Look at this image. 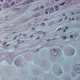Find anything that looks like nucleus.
Returning <instances> with one entry per match:
<instances>
[{
	"mask_svg": "<svg viewBox=\"0 0 80 80\" xmlns=\"http://www.w3.org/2000/svg\"><path fill=\"white\" fill-rule=\"evenodd\" d=\"M60 49L59 48H58L56 50V49L54 48L52 49L51 51V53L53 56H57L58 55V53H60Z\"/></svg>",
	"mask_w": 80,
	"mask_h": 80,
	"instance_id": "obj_1",
	"label": "nucleus"
},
{
	"mask_svg": "<svg viewBox=\"0 0 80 80\" xmlns=\"http://www.w3.org/2000/svg\"><path fill=\"white\" fill-rule=\"evenodd\" d=\"M74 70L77 73H80V64H78L75 66Z\"/></svg>",
	"mask_w": 80,
	"mask_h": 80,
	"instance_id": "obj_2",
	"label": "nucleus"
},
{
	"mask_svg": "<svg viewBox=\"0 0 80 80\" xmlns=\"http://www.w3.org/2000/svg\"><path fill=\"white\" fill-rule=\"evenodd\" d=\"M15 64L16 66H19L20 64V61L18 60H16L15 61Z\"/></svg>",
	"mask_w": 80,
	"mask_h": 80,
	"instance_id": "obj_3",
	"label": "nucleus"
},
{
	"mask_svg": "<svg viewBox=\"0 0 80 80\" xmlns=\"http://www.w3.org/2000/svg\"><path fill=\"white\" fill-rule=\"evenodd\" d=\"M62 73V69H60L58 72L57 75L59 76H60Z\"/></svg>",
	"mask_w": 80,
	"mask_h": 80,
	"instance_id": "obj_4",
	"label": "nucleus"
},
{
	"mask_svg": "<svg viewBox=\"0 0 80 80\" xmlns=\"http://www.w3.org/2000/svg\"><path fill=\"white\" fill-rule=\"evenodd\" d=\"M74 53H75V49H72L70 51V55L71 56H72L73 55H74Z\"/></svg>",
	"mask_w": 80,
	"mask_h": 80,
	"instance_id": "obj_5",
	"label": "nucleus"
},
{
	"mask_svg": "<svg viewBox=\"0 0 80 80\" xmlns=\"http://www.w3.org/2000/svg\"><path fill=\"white\" fill-rule=\"evenodd\" d=\"M47 61H45H45H42V64H41V65H40V66H41V67H43V66H44V65H47Z\"/></svg>",
	"mask_w": 80,
	"mask_h": 80,
	"instance_id": "obj_6",
	"label": "nucleus"
},
{
	"mask_svg": "<svg viewBox=\"0 0 80 80\" xmlns=\"http://www.w3.org/2000/svg\"><path fill=\"white\" fill-rule=\"evenodd\" d=\"M33 73H34L35 75H38L40 74L39 71H37V70H34V71H33Z\"/></svg>",
	"mask_w": 80,
	"mask_h": 80,
	"instance_id": "obj_7",
	"label": "nucleus"
},
{
	"mask_svg": "<svg viewBox=\"0 0 80 80\" xmlns=\"http://www.w3.org/2000/svg\"><path fill=\"white\" fill-rule=\"evenodd\" d=\"M54 8H55L56 11H58L59 10V6L58 5L55 6L54 7Z\"/></svg>",
	"mask_w": 80,
	"mask_h": 80,
	"instance_id": "obj_8",
	"label": "nucleus"
},
{
	"mask_svg": "<svg viewBox=\"0 0 80 80\" xmlns=\"http://www.w3.org/2000/svg\"><path fill=\"white\" fill-rule=\"evenodd\" d=\"M53 10H54V8L53 7H51L50 10L48 11L49 13H51V12H50V11L52 12L53 11Z\"/></svg>",
	"mask_w": 80,
	"mask_h": 80,
	"instance_id": "obj_9",
	"label": "nucleus"
},
{
	"mask_svg": "<svg viewBox=\"0 0 80 80\" xmlns=\"http://www.w3.org/2000/svg\"><path fill=\"white\" fill-rule=\"evenodd\" d=\"M40 13H36L33 15V17H38L40 15Z\"/></svg>",
	"mask_w": 80,
	"mask_h": 80,
	"instance_id": "obj_10",
	"label": "nucleus"
},
{
	"mask_svg": "<svg viewBox=\"0 0 80 80\" xmlns=\"http://www.w3.org/2000/svg\"><path fill=\"white\" fill-rule=\"evenodd\" d=\"M27 8L26 7H23L22 8V12H24V11H25V10H27Z\"/></svg>",
	"mask_w": 80,
	"mask_h": 80,
	"instance_id": "obj_11",
	"label": "nucleus"
},
{
	"mask_svg": "<svg viewBox=\"0 0 80 80\" xmlns=\"http://www.w3.org/2000/svg\"><path fill=\"white\" fill-rule=\"evenodd\" d=\"M65 80H70V77L69 76H67L66 77Z\"/></svg>",
	"mask_w": 80,
	"mask_h": 80,
	"instance_id": "obj_12",
	"label": "nucleus"
},
{
	"mask_svg": "<svg viewBox=\"0 0 80 80\" xmlns=\"http://www.w3.org/2000/svg\"><path fill=\"white\" fill-rule=\"evenodd\" d=\"M72 77H73V78H75V77L77 76V74H76V73L74 72L73 73H72Z\"/></svg>",
	"mask_w": 80,
	"mask_h": 80,
	"instance_id": "obj_13",
	"label": "nucleus"
},
{
	"mask_svg": "<svg viewBox=\"0 0 80 80\" xmlns=\"http://www.w3.org/2000/svg\"><path fill=\"white\" fill-rule=\"evenodd\" d=\"M65 3H66V2H63L61 4H59V6H62H62H64V5H65Z\"/></svg>",
	"mask_w": 80,
	"mask_h": 80,
	"instance_id": "obj_14",
	"label": "nucleus"
},
{
	"mask_svg": "<svg viewBox=\"0 0 80 80\" xmlns=\"http://www.w3.org/2000/svg\"><path fill=\"white\" fill-rule=\"evenodd\" d=\"M6 31H9L10 30H11V29L9 27H8L6 28Z\"/></svg>",
	"mask_w": 80,
	"mask_h": 80,
	"instance_id": "obj_15",
	"label": "nucleus"
},
{
	"mask_svg": "<svg viewBox=\"0 0 80 80\" xmlns=\"http://www.w3.org/2000/svg\"><path fill=\"white\" fill-rule=\"evenodd\" d=\"M39 7H38L36 8L34 10V12H36V11H37V10H39Z\"/></svg>",
	"mask_w": 80,
	"mask_h": 80,
	"instance_id": "obj_16",
	"label": "nucleus"
},
{
	"mask_svg": "<svg viewBox=\"0 0 80 80\" xmlns=\"http://www.w3.org/2000/svg\"><path fill=\"white\" fill-rule=\"evenodd\" d=\"M26 4H29L30 3V1L29 0H26Z\"/></svg>",
	"mask_w": 80,
	"mask_h": 80,
	"instance_id": "obj_17",
	"label": "nucleus"
},
{
	"mask_svg": "<svg viewBox=\"0 0 80 80\" xmlns=\"http://www.w3.org/2000/svg\"><path fill=\"white\" fill-rule=\"evenodd\" d=\"M54 3V1L53 0H51L50 2L51 5H53Z\"/></svg>",
	"mask_w": 80,
	"mask_h": 80,
	"instance_id": "obj_18",
	"label": "nucleus"
},
{
	"mask_svg": "<svg viewBox=\"0 0 80 80\" xmlns=\"http://www.w3.org/2000/svg\"><path fill=\"white\" fill-rule=\"evenodd\" d=\"M62 37H63V38L64 40H65L67 38V36H63V37L62 36Z\"/></svg>",
	"mask_w": 80,
	"mask_h": 80,
	"instance_id": "obj_19",
	"label": "nucleus"
},
{
	"mask_svg": "<svg viewBox=\"0 0 80 80\" xmlns=\"http://www.w3.org/2000/svg\"><path fill=\"white\" fill-rule=\"evenodd\" d=\"M15 2H14V1H13L11 4V6H13V5H15Z\"/></svg>",
	"mask_w": 80,
	"mask_h": 80,
	"instance_id": "obj_20",
	"label": "nucleus"
},
{
	"mask_svg": "<svg viewBox=\"0 0 80 80\" xmlns=\"http://www.w3.org/2000/svg\"><path fill=\"white\" fill-rule=\"evenodd\" d=\"M38 34H42V33H43V32L42 31H39L38 32Z\"/></svg>",
	"mask_w": 80,
	"mask_h": 80,
	"instance_id": "obj_21",
	"label": "nucleus"
},
{
	"mask_svg": "<svg viewBox=\"0 0 80 80\" xmlns=\"http://www.w3.org/2000/svg\"><path fill=\"white\" fill-rule=\"evenodd\" d=\"M49 2L47 3L46 5V7H49Z\"/></svg>",
	"mask_w": 80,
	"mask_h": 80,
	"instance_id": "obj_22",
	"label": "nucleus"
},
{
	"mask_svg": "<svg viewBox=\"0 0 80 80\" xmlns=\"http://www.w3.org/2000/svg\"><path fill=\"white\" fill-rule=\"evenodd\" d=\"M70 37L71 38H73V35L72 34H71L70 35Z\"/></svg>",
	"mask_w": 80,
	"mask_h": 80,
	"instance_id": "obj_23",
	"label": "nucleus"
},
{
	"mask_svg": "<svg viewBox=\"0 0 80 80\" xmlns=\"http://www.w3.org/2000/svg\"><path fill=\"white\" fill-rule=\"evenodd\" d=\"M74 35L75 37H77V36H78V33L76 32L74 34Z\"/></svg>",
	"mask_w": 80,
	"mask_h": 80,
	"instance_id": "obj_24",
	"label": "nucleus"
},
{
	"mask_svg": "<svg viewBox=\"0 0 80 80\" xmlns=\"http://www.w3.org/2000/svg\"><path fill=\"white\" fill-rule=\"evenodd\" d=\"M44 7H45L44 6H40V8L42 9H43V8H44Z\"/></svg>",
	"mask_w": 80,
	"mask_h": 80,
	"instance_id": "obj_25",
	"label": "nucleus"
},
{
	"mask_svg": "<svg viewBox=\"0 0 80 80\" xmlns=\"http://www.w3.org/2000/svg\"><path fill=\"white\" fill-rule=\"evenodd\" d=\"M46 12L45 13V14H46V15H48V11L45 10Z\"/></svg>",
	"mask_w": 80,
	"mask_h": 80,
	"instance_id": "obj_26",
	"label": "nucleus"
},
{
	"mask_svg": "<svg viewBox=\"0 0 80 80\" xmlns=\"http://www.w3.org/2000/svg\"><path fill=\"white\" fill-rule=\"evenodd\" d=\"M27 4V3H26V2H24L22 3V5H26Z\"/></svg>",
	"mask_w": 80,
	"mask_h": 80,
	"instance_id": "obj_27",
	"label": "nucleus"
},
{
	"mask_svg": "<svg viewBox=\"0 0 80 80\" xmlns=\"http://www.w3.org/2000/svg\"><path fill=\"white\" fill-rule=\"evenodd\" d=\"M30 2L33 3L34 1H35V0H29Z\"/></svg>",
	"mask_w": 80,
	"mask_h": 80,
	"instance_id": "obj_28",
	"label": "nucleus"
},
{
	"mask_svg": "<svg viewBox=\"0 0 80 80\" xmlns=\"http://www.w3.org/2000/svg\"><path fill=\"white\" fill-rule=\"evenodd\" d=\"M7 42H5L4 43H3L2 44L3 45H6L7 44Z\"/></svg>",
	"mask_w": 80,
	"mask_h": 80,
	"instance_id": "obj_29",
	"label": "nucleus"
},
{
	"mask_svg": "<svg viewBox=\"0 0 80 80\" xmlns=\"http://www.w3.org/2000/svg\"><path fill=\"white\" fill-rule=\"evenodd\" d=\"M39 50H40V49H39V48H38L36 50V51L35 52H38Z\"/></svg>",
	"mask_w": 80,
	"mask_h": 80,
	"instance_id": "obj_30",
	"label": "nucleus"
},
{
	"mask_svg": "<svg viewBox=\"0 0 80 80\" xmlns=\"http://www.w3.org/2000/svg\"><path fill=\"white\" fill-rule=\"evenodd\" d=\"M65 30H68V27L67 26V27H66L65 28Z\"/></svg>",
	"mask_w": 80,
	"mask_h": 80,
	"instance_id": "obj_31",
	"label": "nucleus"
},
{
	"mask_svg": "<svg viewBox=\"0 0 80 80\" xmlns=\"http://www.w3.org/2000/svg\"><path fill=\"white\" fill-rule=\"evenodd\" d=\"M42 25H45V22H43L42 23Z\"/></svg>",
	"mask_w": 80,
	"mask_h": 80,
	"instance_id": "obj_32",
	"label": "nucleus"
},
{
	"mask_svg": "<svg viewBox=\"0 0 80 80\" xmlns=\"http://www.w3.org/2000/svg\"><path fill=\"white\" fill-rule=\"evenodd\" d=\"M59 21H60V22H62V21H63V19L62 18H61L59 19Z\"/></svg>",
	"mask_w": 80,
	"mask_h": 80,
	"instance_id": "obj_33",
	"label": "nucleus"
},
{
	"mask_svg": "<svg viewBox=\"0 0 80 80\" xmlns=\"http://www.w3.org/2000/svg\"><path fill=\"white\" fill-rule=\"evenodd\" d=\"M40 37L38 36L37 38L36 39H40Z\"/></svg>",
	"mask_w": 80,
	"mask_h": 80,
	"instance_id": "obj_34",
	"label": "nucleus"
},
{
	"mask_svg": "<svg viewBox=\"0 0 80 80\" xmlns=\"http://www.w3.org/2000/svg\"><path fill=\"white\" fill-rule=\"evenodd\" d=\"M68 18V17L66 16L64 18V20H66V19H67Z\"/></svg>",
	"mask_w": 80,
	"mask_h": 80,
	"instance_id": "obj_35",
	"label": "nucleus"
},
{
	"mask_svg": "<svg viewBox=\"0 0 80 80\" xmlns=\"http://www.w3.org/2000/svg\"><path fill=\"white\" fill-rule=\"evenodd\" d=\"M21 0H17L16 3H18V1H21Z\"/></svg>",
	"mask_w": 80,
	"mask_h": 80,
	"instance_id": "obj_36",
	"label": "nucleus"
},
{
	"mask_svg": "<svg viewBox=\"0 0 80 80\" xmlns=\"http://www.w3.org/2000/svg\"><path fill=\"white\" fill-rule=\"evenodd\" d=\"M49 9H50V8H48L47 9H46V11H48Z\"/></svg>",
	"mask_w": 80,
	"mask_h": 80,
	"instance_id": "obj_37",
	"label": "nucleus"
},
{
	"mask_svg": "<svg viewBox=\"0 0 80 80\" xmlns=\"http://www.w3.org/2000/svg\"><path fill=\"white\" fill-rule=\"evenodd\" d=\"M66 15V14H65V13H63L62 15V16H65V15Z\"/></svg>",
	"mask_w": 80,
	"mask_h": 80,
	"instance_id": "obj_38",
	"label": "nucleus"
},
{
	"mask_svg": "<svg viewBox=\"0 0 80 80\" xmlns=\"http://www.w3.org/2000/svg\"><path fill=\"white\" fill-rule=\"evenodd\" d=\"M44 21H47V20H48V19L47 18H46L44 19Z\"/></svg>",
	"mask_w": 80,
	"mask_h": 80,
	"instance_id": "obj_39",
	"label": "nucleus"
},
{
	"mask_svg": "<svg viewBox=\"0 0 80 80\" xmlns=\"http://www.w3.org/2000/svg\"><path fill=\"white\" fill-rule=\"evenodd\" d=\"M58 30L59 31H60V30H62V28H59Z\"/></svg>",
	"mask_w": 80,
	"mask_h": 80,
	"instance_id": "obj_40",
	"label": "nucleus"
},
{
	"mask_svg": "<svg viewBox=\"0 0 80 80\" xmlns=\"http://www.w3.org/2000/svg\"><path fill=\"white\" fill-rule=\"evenodd\" d=\"M50 39H47V42H50Z\"/></svg>",
	"mask_w": 80,
	"mask_h": 80,
	"instance_id": "obj_41",
	"label": "nucleus"
},
{
	"mask_svg": "<svg viewBox=\"0 0 80 80\" xmlns=\"http://www.w3.org/2000/svg\"><path fill=\"white\" fill-rule=\"evenodd\" d=\"M17 36H16L15 37L13 38V39H15V38H17Z\"/></svg>",
	"mask_w": 80,
	"mask_h": 80,
	"instance_id": "obj_42",
	"label": "nucleus"
},
{
	"mask_svg": "<svg viewBox=\"0 0 80 80\" xmlns=\"http://www.w3.org/2000/svg\"><path fill=\"white\" fill-rule=\"evenodd\" d=\"M33 37V35H31V36H30V38H32Z\"/></svg>",
	"mask_w": 80,
	"mask_h": 80,
	"instance_id": "obj_43",
	"label": "nucleus"
},
{
	"mask_svg": "<svg viewBox=\"0 0 80 80\" xmlns=\"http://www.w3.org/2000/svg\"><path fill=\"white\" fill-rule=\"evenodd\" d=\"M18 45H19V44H21V42H18Z\"/></svg>",
	"mask_w": 80,
	"mask_h": 80,
	"instance_id": "obj_44",
	"label": "nucleus"
},
{
	"mask_svg": "<svg viewBox=\"0 0 80 80\" xmlns=\"http://www.w3.org/2000/svg\"><path fill=\"white\" fill-rule=\"evenodd\" d=\"M72 2L73 3L75 2V0H72Z\"/></svg>",
	"mask_w": 80,
	"mask_h": 80,
	"instance_id": "obj_45",
	"label": "nucleus"
},
{
	"mask_svg": "<svg viewBox=\"0 0 80 80\" xmlns=\"http://www.w3.org/2000/svg\"><path fill=\"white\" fill-rule=\"evenodd\" d=\"M66 32V30L65 29L63 31V32H64V33H65V32Z\"/></svg>",
	"mask_w": 80,
	"mask_h": 80,
	"instance_id": "obj_46",
	"label": "nucleus"
},
{
	"mask_svg": "<svg viewBox=\"0 0 80 80\" xmlns=\"http://www.w3.org/2000/svg\"><path fill=\"white\" fill-rule=\"evenodd\" d=\"M35 28H32V30H35Z\"/></svg>",
	"mask_w": 80,
	"mask_h": 80,
	"instance_id": "obj_47",
	"label": "nucleus"
},
{
	"mask_svg": "<svg viewBox=\"0 0 80 80\" xmlns=\"http://www.w3.org/2000/svg\"><path fill=\"white\" fill-rule=\"evenodd\" d=\"M75 20V18H72V20Z\"/></svg>",
	"mask_w": 80,
	"mask_h": 80,
	"instance_id": "obj_48",
	"label": "nucleus"
},
{
	"mask_svg": "<svg viewBox=\"0 0 80 80\" xmlns=\"http://www.w3.org/2000/svg\"><path fill=\"white\" fill-rule=\"evenodd\" d=\"M0 2H3V0H0Z\"/></svg>",
	"mask_w": 80,
	"mask_h": 80,
	"instance_id": "obj_49",
	"label": "nucleus"
},
{
	"mask_svg": "<svg viewBox=\"0 0 80 80\" xmlns=\"http://www.w3.org/2000/svg\"><path fill=\"white\" fill-rule=\"evenodd\" d=\"M52 40H56V38H54L52 39Z\"/></svg>",
	"mask_w": 80,
	"mask_h": 80,
	"instance_id": "obj_50",
	"label": "nucleus"
},
{
	"mask_svg": "<svg viewBox=\"0 0 80 80\" xmlns=\"http://www.w3.org/2000/svg\"><path fill=\"white\" fill-rule=\"evenodd\" d=\"M45 34H46V32H43V35H45Z\"/></svg>",
	"mask_w": 80,
	"mask_h": 80,
	"instance_id": "obj_51",
	"label": "nucleus"
},
{
	"mask_svg": "<svg viewBox=\"0 0 80 80\" xmlns=\"http://www.w3.org/2000/svg\"><path fill=\"white\" fill-rule=\"evenodd\" d=\"M20 39H18L17 40L18 42H20Z\"/></svg>",
	"mask_w": 80,
	"mask_h": 80,
	"instance_id": "obj_52",
	"label": "nucleus"
},
{
	"mask_svg": "<svg viewBox=\"0 0 80 80\" xmlns=\"http://www.w3.org/2000/svg\"><path fill=\"white\" fill-rule=\"evenodd\" d=\"M29 24H28V26H30V25H31V23H29Z\"/></svg>",
	"mask_w": 80,
	"mask_h": 80,
	"instance_id": "obj_53",
	"label": "nucleus"
},
{
	"mask_svg": "<svg viewBox=\"0 0 80 80\" xmlns=\"http://www.w3.org/2000/svg\"><path fill=\"white\" fill-rule=\"evenodd\" d=\"M55 2H58L59 1V0H55Z\"/></svg>",
	"mask_w": 80,
	"mask_h": 80,
	"instance_id": "obj_54",
	"label": "nucleus"
},
{
	"mask_svg": "<svg viewBox=\"0 0 80 80\" xmlns=\"http://www.w3.org/2000/svg\"><path fill=\"white\" fill-rule=\"evenodd\" d=\"M11 1H12V0H8V2H10Z\"/></svg>",
	"mask_w": 80,
	"mask_h": 80,
	"instance_id": "obj_55",
	"label": "nucleus"
},
{
	"mask_svg": "<svg viewBox=\"0 0 80 80\" xmlns=\"http://www.w3.org/2000/svg\"><path fill=\"white\" fill-rule=\"evenodd\" d=\"M8 16H7L5 17V18H8Z\"/></svg>",
	"mask_w": 80,
	"mask_h": 80,
	"instance_id": "obj_56",
	"label": "nucleus"
},
{
	"mask_svg": "<svg viewBox=\"0 0 80 80\" xmlns=\"http://www.w3.org/2000/svg\"><path fill=\"white\" fill-rule=\"evenodd\" d=\"M19 5H18V6H20V5H21V3H19L18 4Z\"/></svg>",
	"mask_w": 80,
	"mask_h": 80,
	"instance_id": "obj_57",
	"label": "nucleus"
},
{
	"mask_svg": "<svg viewBox=\"0 0 80 80\" xmlns=\"http://www.w3.org/2000/svg\"><path fill=\"white\" fill-rule=\"evenodd\" d=\"M78 80H80V76L78 78Z\"/></svg>",
	"mask_w": 80,
	"mask_h": 80,
	"instance_id": "obj_58",
	"label": "nucleus"
},
{
	"mask_svg": "<svg viewBox=\"0 0 80 80\" xmlns=\"http://www.w3.org/2000/svg\"><path fill=\"white\" fill-rule=\"evenodd\" d=\"M22 43H23V42H24V40L22 41Z\"/></svg>",
	"mask_w": 80,
	"mask_h": 80,
	"instance_id": "obj_59",
	"label": "nucleus"
},
{
	"mask_svg": "<svg viewBox=\"0 0 80 80\" xmlns=\"http://www.w3.org/2000/svg\"><path fill=\"white\" fill-rule=\"evenodd\" d=\"M72 15H74V14H75V13L74 12H72Z\"/></svg>",
	"mask_w": 80,
	"mask_h": 80,
	"instance_id": "obj_60",
	"label": "nucleus"
},
{
	"mask_svg": "<svg viewBox=\"0 0 80 80\" xmlns=\"http://www.w3.org/2000/svg\"><path fill=\"white\" fill-rule=\"evenodd\" d=\"M23 36H26V35H27V34H23Z\"/></svg>",
	"mask_w": 80,
	"mask_h": 80,
	"instance_id": "obj_61",
	"label": "nucleus"
},
{
	"mask_svg": "<svg viewBox=\"0 0 80 80\" xmlns=\"http://www.w3.org/2000/svg\"><path fill=\"white\" fill-rule=\"evenodd\" d=\"M6 65H7V66H8V64L7 63H6Z\"/></svg>",
	"mask_w": 80,
	"mask_h": 80,
	"instance_id": "obj_62",
	"label": "nucleus"
},
{
	"mask_svg": "<svg viewBox=\"0 0 80 80\" xmlns=\"http://www.w3.org/2000/svg\"><path fill=\"white\" fill-rule=\"evenodd\" d=\"M35 78H33L32 79V80H35Z\"/></svg>",
	"mask_w": 80,
	"mask_h": 80,
	"instance_id": "obj_63",
	"label": "nucleus"
},
{
	"mask_svg": "<svg viewBox=\"0 0 80 80\" xmlns=\"http://www.w3.org/2000/svg\"><path fill=\"white\" fill-rule=\"evenodd\" d=\"M69 20H71V18H69Z\"/></svg>",
	"mask_w": 80,
	"mask_h": 80,
	"instance_id": "obj_64",
	"label": "nucleus"
}]
</instances>
